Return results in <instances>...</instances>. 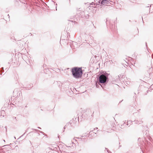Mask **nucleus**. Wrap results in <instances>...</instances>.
<instances>
[{"label": "nucleus", "mask_w": 153, "mask_h": 153, "mask_svg": "<svg viewBox=\"0 0 153 153\" xmlns=\"http://www.w3.org/2000/svg\"><path fill=\"white\" fill-rule=\"evenodd\" d=\"M82 68H72L71 71L73 77L76 79L81 78L83 72Z\"/></svg>", "instance_id": "nucleus-1"}, {"label": "nucleus", "mask_w": 153, "mask_h": 153, "mask_svg": "<svg viewBox=\"0 0 153 153\" xmlns=\"http://www.w3.org/2000/svg\"><path fill=\"white\" fill-rule=\"evenodd\" d=\"M109 74L105 72L98 76L97 77V80L99 82L98 83L104 85L107 83L108 81V75Z\"/></svg>", "instance_id": "nucleus-2"}, {"label": "nucleus", "mask_w": 153, "mask_h": 153, "mask_svg": "<svg viewBox=\"0 0 153 153\" xmlns=\"http://www.w3.org/2000/svg\"><path fill=\"white\" fill-rule=\"evenodd\" d=\"M108 0H99L98 2L99 4L105 5L109 6L110 3L109 2Z\"/></svg>", "instance_id": "nucleus-3"}, {"label": "nucleus", "mask_w": 153, "mask_h": 153, "mask_svg": "<svg viewBox=\"0 0 153 153\" xmlns=\"http://www.w3.org/2000/svg\"><path fill=\"white\" fill-rule=\"evenodd\" d=\"M91 113L90 112H86L82 114V117L85 119H88V117L90 116Z\"/></svg>", "instance_id": "nucleus-4"}, {"label": "nucleus", "mask_w": 153, "mask_h": 153, "mask_svg": "<svg viewBox=\"0 0 153 153\" xmlns=\"http://www.w3.org/2000/svg\"><path fill=\"white\" fill-rule=\"evenodd\" d=\"M5 68V69H4V68H1L0 69V75L2 74L3 73H4V74H5L8 70V69H7V68Z\"/></svg>", "instance_id": "nucleus-5"}, {"label": "nucleus", "mask_w": 153, "mask_h": 153, "mask_svg": "<svg viewBox=\"0 0 153 153\" xmlns=\"http://www.w3.org/2000/svg\"><path fill=\"white\" fill-rule=\"evenodd\" d=\"M116 80L117 81L119 79V80H123V79L125 78V76L124 75H119L117 76H116Z\"/></svg>", "instance_id": "nucleus-6"}, {"label": "nucleus", "mask_w": 153, "mask_h": 153, "mask_svg": "<svg viewBox=\"0 0 153 153\" xmlns=\"http://www.w3.org/2000/svg\"><path fill=\"white\" fill-rule=\"evenodd\" d=\"M53 68V69H52V68H50V69H51V70H54V69H55L56 68ZM49 69V68H45V69H44V72L45 73L47 74L49 73V72H50V71Z\"/></svg>", "instance_id": "nucleus-7"}, {"label": "nucleus", "mask_w": 153, "mask_h": 153, "mask_svg": "<svg viewBox=\"0 0 153 153\" xmlns=\"http://www.w3.org/2000/svg\"><path fill=\"white\" fill-rule=\"evenodd\" d=\"M93 130H92L91 131H90L89 132V137H96L97 135V134L96 133H94V132H92Z\"/></svg>", "instance_id": "nucleus-8"}, {"label": "nucleus", "mask_w": 153, "mask_h": 153, "mask_svg": "<svg viewBox=\"0 0 153 153\" xmlns=\"http://www.w3.org/2000/svg\"><path fill=\"white\" fill-rule=\"evenodd\" d=\"M129 63H127L126 61L125 60H124V63H123V64H122L123 66H124V67H125V65H126V66H128V65L129 67H130V66H131V65H129Z\"/></svg>", "instance_id": "nucleus-9"}, {"label": "nucleus", "mask_w": 153, "mask_h": 153, "mask_svg": "<svg viewBox=\"0 0 153 153\" xmlns=\"http://www.w3.org/2000/svg\"><path fill=\"white\" fill-rule=\"evenodd\" d=\"M8 147V148L6 149L7 150H9V149L11 148V146H10L9 145H5L2 146V147Z\"/></svg>", "instance_id": "nucleus-10"}, {"label": "nucleus", "mask_w": 153, "mask_h": 153, "mask_svg": "<svg viewBox=\"0 0 153 153\" xmlns=\"http://www.w3.org/2000/svg\"><path fill=\"white\" fill-rule=\"evenodd\" d=\"M32 129L35 130L36 132H39L40 133L43 134H44V133L42 131H41L40 130H38L36 129Z\"/></svg>", "instance_id": "nucleus-11"}, {"label": "nucleus", "mask_w": 153, "mask_h": 153, "mask_svg": "<svg viewBox=\"0 0 153 153\" xmlns=\"http://www.w3.org/2000/svg\"><path fill=\"white\" fill-rule=\"evenodd\" d=\"M32 129L35 130L36 132H39L40 133L43 134H44V133L42 131H41L40 130H38L36 129Z\"/></svg>", "instance_id": "nucleus-12"}, {"label": "nucleus", "mask_w": 153, "mask_h": 153, "mask_svg": "<svg viewBox=\"0 0 153 153\" xmlns=\"http://www.w3.org/2000/svg\"><path fill=\"white\" fill-rule=\"evenodd\" d=\"M134 121L135 122V123H136V124L138 123L139 124H140L143 122L141 120V121H140H140L137 120L136 121Z\"/></svg>", "instance_id": "nucleus-13"}, {"label": "nucleus", "mask_w": 153, "mask_h": 153, "mask_svg": "<svg viewBox=\"0 0 153 153\" xmlns=\"http://www.w3.org/2000/svg\"><path fill=\"white\" fill-rule=\"evenodd\" d=\"M132 121H131L130 120H129V121H128V122H127V125H128V124H130V125H131L132 124Z\"/></svg>", "instance_id": "nucleus-14"}, {"label": "nucleus", "mask_w": 153, "mask_h": 153, "mask_svg": "<svg viewBox=\"0 0 153 153\" xmlns=\"http://www.w3.org/2000/svg\"><path fill=\"white\" fill-rule=\"evenodd\" d=\"M12 119L13 120H14V123H16L17 121V119H16V117H13Z\"/></svg>", "instance_id": "nucleus-15"}, {"label": "nucleus", "mask_w": 153, "mask_h": 153, "mask_svg": "<svg viewBox=\"0 0 153 153\" xmlns=\"http://www.w3.org/2000/svg\"><path fill=\"white\" fill-rule=\"evenodd\" d=\"M125 123L124 122V123L123 124V125H119V127L121 128H124V124Z\"/></svg>", "instance_id": "nucleus-16"}, {"label": "nucleus", "mask_w": 153, "mask_h": 153, "mask_svg": "<svg viewBox=\"0 0 153 153\" xmlns=\"http://www.w3.org/2000/svg\"><path fill=\"white\" fill-rule=\"evenodd\" d=\"M75 138L79 139V141H82V140L83 139H85V138H80L79 137H76Z\"/></svg>", "instance_id": "nucleus-17"}, {"label": "nucleus", "mask_w": 153, "mask_h": 153, "mask_svg": "<svg viewBox=\"0 0 153 153\" xmlns=\"http://www.w3.org/2000/svg\"><path fill=\"white\" fill-rule=\"evenodd\" d=\"M81 137H84V138H85V139L87 137V136L86 135H82L81 136Z\"/></svg>", "instance_id": "nucleus-18"}, {"label": "nucleus", "mask_w": 153, "mask_h": 153, "mask_svg": "<svg viewBox=\"0 0 153 153\" xmlns=\"http://www.w3.org/2000/svg\"><path fill=\"white\" fill-rule=\"evenodd\" d=\"M65 149H66V148H62V150H66ZM62 151L63 152H64V153H67L65 151L62 150Z\"/></svg>", "instance_id": "nucleus-19"}, {"label": "nucleus", "mask_w": 153, "mask_h": 153, "mask_svg": "<svg viewBox=\"0 0 153 153\" xmlns=\"http://www.w3.org/2000/svg\"><path fill=\"white\" fill-rule=\"evenodd\" d=\"M152 88H153V84L150 86V88H149V89H152Z\"/></svg>", "instance_id": "nucleus-20"}, {"label": "nucleus", "mask_w": 153, "mask_h": 153, "mask_svg": "<svg viewBox=\"0 0 153 153\" xmlns=\"http://www.w3.org/2000/svg\"><path fill=\"white\" fill-rule=\"evenodd\" d=\"M105 149L107 150V152L108 153H111V152L110 151H109L108 149L107 148H105Z\"/></svg>", "instance_id": "nucleus-21"}, {"label": "nucleus", "mask_w": 153, "mask_h": 153, "mask_svg": "<svg viewBox=\"0 0 153 153\" xmlns=\"http://www.w3.org/2000/svg\"><path fill=\"white\" fill-rule=\"evenodd\" d=\"M106 63V64L108 63V64H110L111 63V61H109L108 62H106L104 64L105 65V64Z\"/></svg>", "instance_id": "nucleus-22"}, {"label": "nucleus", "mask_w": 153, "mask_h": 153, "mask_svg": "<svg viewBox=\"0 0 153 153\" xmlns=\"http://www.w3.org/2000/svg\"><path fill=\"white\" fill-rule=\"evenodd\" d=\"M17 91V90H16L15 89V90L13 92V94H15V92L16 93Z\"/></svg>", "instance_id": "nucleus-23"}, {"label": "nucleus", "mask_w": 153, "mask_h": 153, "mask_svg": "<svg viewBox=\"0 0 153 153\" xmlns=\"http://www.w3.org/2000/svg\"><path fill=\"white\" fill-rule=\"evenodd\" d=\"M25 133L23 134L22 135L19 137L18 139V140L19 139V138H21L25 134Z\"/></svg>", "instance_id": "nucleus-24"}, {"label": "nucleus", "mask_w": 153, "mask_h": 153, "mask_svg": "<svg viewBox=\"0 0 153 153\" xmlns=\"http://www.w3.org/2000/svg\"><path fill=\"white\" fill-rule=\"evenodd\" d=\"M67 127V125H66L63 128V129H64V130L63 131V132H64V131H65V129L66 127Z\"/></svg>", "instance_id": "nucleus-25"}, {"label": "nucleus", "mask_w": 153, "mask_h": 153, "mask_svg": "<svg viewBox=\"0 0 153 153\" xmlns=\"http://www.w3.org/2000/svg\"><path fill=\"white\" fill-rule=\"evenodd\" d=\"M67 127V125H66L63 128V129H64V130L63 131V132H64V131H65V129L66 127Z\"/></svg>", "instance_id": "nucleus-26"}, {"label": "nucleus", "mask_w": 153, "mask_h": 153, "mask_svg": "<svg viewBox=\"0 0 153 153\" xmlns=\"http://www.w3.org/2000/svg\"><path fill=\"white\" fill-rule=\"evenodd\" d=\"M96 86L97 88H98L99 87V85H97V82L96 83Z\"/></svg>", "instance_id": "nucleus-27"}, {"label": "nucleus", "mask_w": 153, "mask_h": 153, "mask_svg": "<svg viewBox=\"0 0 153 153\" xmlns=\"http://www.w3.org/2000/svg\"><path fill=\"white\" fill-rule=\"evenodd\" d=\"M149 91H150V90H147V91H146V94H145V95H147V93H148V92H149Z\"/></svg>", "instance_id": "nucleus-28"}, {"label": "nucleus", "mask_w": 153, "mask_h": 153, "mask_svg": "<svg viewBox=\"0 0 153 153\" xmlns=\"http://www.w3.org/2000/svg\"><path fill=\"white\" fill-rule=\"evenodd\" d=\"M153 68H152V67L150 68H149V70H151V69H152V70Z\"/></svg>", "instance_id": "nucleus-29"}, {"label": "nucleus", "mask_w": 153, "mask_h": 153, "mask_svg": "<svg viewBox=\"0 0 153 153\" xmlns=\"http://www.w3.org/2000/svg\"><path fill=\"white\" fill-rule=\"evenodd\" d=\"M82 141H84V142H85V141H85V139H83V140H82Z\"/></svg>", "instance_id": "nucleus-30"}, {"label": "nucleus", "mask_w": 153, "mask_h": 153, "mask_svg": "<svg viewBox=\"0 0 153 153\" xmlns=\"http://www.w3.org/2000/svg\"><path fill=\"white\" fill-rule=\"evenodd\" d=\"M67 124H68V125L69 124H70V125L71 124V123H70V122H69Z\"/></svg>", "instance_id": "nucleus-31"}, {"label": "nucleus", "mask_w": 153, "mask_h": 153, "mask_svg": "<svg viewBox=\"0 0 153 153\" xmlns=\"http://www.w3.org/2000/svg\"><path fill=\"white\" fill-rule=\"evenodd\" d=\"M97 129H98V128H97V127H96V128H94V130Z\"/></svg>", "instance_id": "nucleus-32"}, {"label": "nucleus", "mask_w": 153, "mask_h": 153, "mask_svg": "<svg viewBox=\"0 0 153 153\" xmlns=\"http://www.w3.org/2000/svg\"><path fill=\"white\" fill-rule=\"evenodd\" d=\"M37 128H39V129H41V128L40 127H37Z\"/></svg>", "instance_id": "nucleus-33"}, {"label": "nucleus", "mask_w": 153, "mask_h": 153, "mask_svg": "<svg viewBox=\"0 0 153 153\" xmlns=\"http://www.w3.org/2000/svg\"><path fill=\"white\" fill-rule=\"evenodd\" d=\"M5 128H6V131H7V126H5Z\"/></svg>", "instance_id": "nucleus-34"}, {"label": "nucleus", "mask_w": 153, "mask_h": 153, "mask_svg": "<svg viewBox=\"0 0 153 153\" xmlns=\"http://www.w3.org/2000/svg\"><path fill=\"white\" fill-rule=\"evenodd\" d=\"M146 46L147 47V43L146 42Z\"/></svg>", "instance_id": "nucleus-35"}, {"label": "nucleus", "mask_w": 153, "mask_h": 153, "mask_svg": "<svg viewBox=\"0 0 153 153\" xmlns=\"http://www.w3.org/2000/svg\"><path fill=\"white\" fill-rule=\"evenodd\" d=\"M123 100H122V101H120L119 102V103H121L123 101Z\"/></svg>", "instance_id": "nucleus-36"}, {"label": "nucleus", "mask_w": 153, "mask_h": 153, "mask_svg": "<svg viewBox=\"0 0 153 153\" xmlns=\"http://www.w3.org/2000/svg\"><path fill=\"white\" fill-rule=\"evenodd\" d=\"M14 138H15V139H16V138L15 137V136H14Z\"/></svg>", "instance_id": "nucleus-37"}, {"label": "nucleus", "mask_w": 153, "mask_h": 153, "mask_svg": "<svg viewBox=\"0 0 153 153\" xmlns=\"http://www.w3.org/2000/svg\"><path fill=\"white\" fill-rule=\"evenodd\" d=\"M70 21L72 22H73V21L71 20V21Z\"/></svg>", "instance_id": "nucleus-38"}, {"label": "nucleus", "mask_w": 153, "mask_h": 153, "mask_svg": "<svg viewBox=\"0 0 153 153\" xmlns=\"http://www.w3.org/2000/svg\"><path fill=\"white\" fill-rule=\"evenodd\" d=\"M27 86L28 87V88H29V87H30V86Z\"/></svg>", "instance_id": "nucleus-39"}, {"label": "nucleus", "mask_w": 153, "mask_h": 153, "mask_svg": "<svg viewBox=\"0 0 153 153\" xmlns=\"http://www.w3.org/2000/svg\"><path fill=\"white\" fill-rule=\"evenodd\" d=\"M27 86L28 87V88H29V87H30V86Z\"/></svg>", "instance_id": "nucleus-40"}, {"label": "nucleus", "mask_w": 153, "mask_h": 153, "mask_svg": "<svg viewBox=\"0 0 153 153\" xmlns=\"http://www.w3.org/2000/svg\"><path fill=\"white\" fill-rule=\"evenodd\" d=\"M25 107H26V108L27 107V105H26V106H25Z\"/></svg>", "instance_id": "nucleus-41"}, {"label": "nucleus", "mask_w": 153, "mask_h": 153, "mask_svg": "<svg viewBox=\"0 0 153 153\" xmlns=\"http://www.w3.org/2000/svg\"><path fill=\"white\" fill-rule=\"evenodd\" d=\"M3 141H4V142H5V140H3Z\"/></svg>", "instance_id": "nucleus-42"}, {"label": "nucleus", "mask_w": 153, "mask_h": 153, "mask_svg": "<svg viewBox=\"0 0 153 153\" xmlns=\"http://www.w3.org/2000/svg\"><path fill=\"white\" fill-rule=\"evenodd\" d=\"M8 148V147H6V148Z\"/></svg>", "instance_id": "nucleus-43"}, {"label": "nucleus", "mask_w": 153, "mask_h": 153, "mask_svg": "<svg viewBox=\"0 0 153 153\" xmlns=\"http://www.w3.org/2000/svg\"><path fill=\"white\" fill-rule=\"evenodd\" d=\"M120 146H121V145L119 146L120 147Z\"/></svg>", "instance_id": "nucleus-44"}, {"label": "nucleus", "mask_w": 153, "mask_h": 153, "mask_svg": "<svg viewBox=\"0 0 153 153\" xmlns=\"http://www.w3.org/2000/svg\"><path fill=\"white\" fill-rule=\"evenodd\" d=\"M149 7V6H148V7Z\"/></svg>", "instance_id": "nucleus-45"}, {"label": "nucleus", "mask_w": 153, "mask_h": 153, "mask_svg": "<svg viewBox=\"0 0 153 153\" xmlns=\"http://www.w3.org/2000/svg\"><path fill=\"white\" fill-rule=\"evenodd\" d=\"M38 135H39V133H38Z\"/></svg>", "instance_id": "nucleus-46"}, {"label": "nucleus", "mask_w": 153, "mask_h": 153, "mask_svg": "<svg viewBox=\"0 0 153 153\" xmlns=\"http://www.w3.org/2000/svg\"><path fill=\"white\" fill-rule=\"evenodd\" d=\"M32 85V86H31V87H32V85Z\"/></svg>", "instance_id": "nucleus-47"}, {"label": "nucleus", "mask_w": 153, "mask_h": 153, "mask_svg": "<svg viewBox=\"0 0 153 153\" xmlns=\"http://www.w3.org/2000/svg\"><path fill=\"white\" fill-rule=\"evenodd\" d=\"M91 117H92V115H91Z\"/></svg>", "instance_id": "nucleus-48"}, {"label": "nucleus", "mask_w": 153, "mask_h": 153, "mask_svg": "<svg viewBox=\"0 0 153 153\" xmlns=\"http://www.w3.org/2000/svg\"><path fill=\"white\" fill-rule=\"evenodd\" d=\"M142 19H143V17L142 16Z\"/></svg>", "instance_id": "nucleus-49"}]
</instances>
